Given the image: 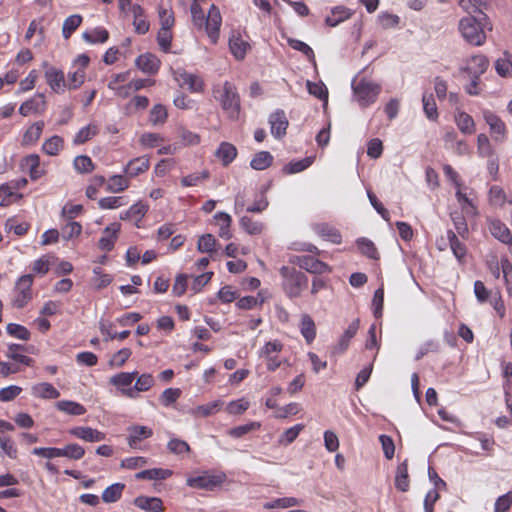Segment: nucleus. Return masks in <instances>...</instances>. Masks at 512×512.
<instances>
[{
    "label": "nucleus",
    "mask_w": 512,
    "mask_h": 512,
    "mask_svg": "<svg viewBox=\"0 0 512 512\" xmlns=\"http://www.w3.org/2000/svg\"><path fill=\"white\" fill-rule=\"evenodd\" d=\"M167 116L168 114L166 108L161 104H157L151 109L150 122L154 125L158 123L162 124L166 121Z\"/></svg>",
    "instance_id": "obj_62"
},
{
    "label": "nucleus",
    "mask_w": 512,
    "mask_h": 512,
    "mask_svg": "<svg viewBox=\"0 0 512 512\" xmlns=\"http://www.w3.org/2000/svg\"><path fill=\"white\" fill-rule=\"evenodd\" d=\"M44 128V122L38 121L30 126L23 135V145L34 144L41 136Z\"/></svg>",
    "instance_id": "obj_35"
},
{
    "label": "nucleus",
    "mask_w": 512,
    "mask_h": 512,
    "mask_svg": "<svg viewBox=\"0 0 512 512\" xmlns=\"http://www.w3.org/2000/svg\"><path fill=\"white\" fill-rule=\"evenodd\" d=\"M150 161L146 156L134 158L125 167V173L130 177L138 176L149 169Z\"/></svg>",
    "instance_id": "obj_18"
},
{
    "label": "nucleus",
    "mask_w": 512,
    "mask_h": 512,
    "mask_svg": "<svg viewBox=\"0 0 512 512\" xmlns=\"http://www.w3.org/2000/svg\"><path fill=\"white\" fill-rule=\"evenodd\" d=\"M273 163V156L268 151H260L254 155L250 165L255 170H264Z\"/></svg>",
    "instance_id": "obj_31"
},
{
    "label": "nucleus",
    "mask_w": 512,
    "mask_h": 512,
    "mask_svg": "<svg viewBox=\"0 0 512 512\" xmlns=\"http://www.w3.org/2000/svg\"><path fill=\"white\" fill-rule=\"evenodd\" d=\"M495 69L496 72L502 77H506L510 73L512 69V62L507 52L504 53L503 58H499L496 60Z\"/></svg>",
    "instance_id": "obj_59"
},
{
    "label": "nucleus",
    "mask_w": 512,
    "mask_h": 512,
    "mask_svg": "<svg viewBox=\"0 0 512 512\" xmlns=\"http://www.w3.org/2000/svg\"><path fill=\"white\" fill-rule=\"evenodd\" d=\"M215 155L222 161L224 166H228L236 158L237 149L229 142H222Z\"/></svg>",
    "instance_id": "obj_24"
},
{
    "label": "nucleus",
    "mask_w": 512,
    "mask_h": 512,
    "mask_svg": "<svg viewBox=\"0 0 512 512\" xmlns=\"http://www.w3.org/2000/svg\"><path fill=\"white\" fill-rule=\"evenodd\" d=\"M490 232L502 243L508 244L512 242V235L508 227L499 220L490 223Z\"/></svg>",
    "instance_id": "obj_21"
},
{
    "label": "nucleus",
    "mask_w": 512,
    "mask_h": 512,
    "mask_svg": "<svg viewBox=\"0 0 512 512\" xmlns=\"http://www.w3.org/2000/svg\"><path fill=\"white\" fill-rule=\"evenodd\" d=\"M136 375L137 372H121L111 377L110 383L117 387H127L132 384Z\"/></svg>",
    "instance_id": "obj_53"
},
{
    "label": "nucleus",
    "mask_w": 512,
    "mask_h": 512,
    "mask_svg": "<svg viewBox=\"0 0 512 512\" xmlns=\"http://www.w3.org/2000/svg\"><path fill=\"white\" fill-rule=\"evenodd\" d=\"M128 430L130 432L128 438V444L130 447H135L138 442L153 435L152 430L146 426L135 425L130 427Z\"/></svg>",
    "instance_id": "obj_27"
},
{
    "label": "nucleus",
    "mask_w": 512,
    "mask_h": 512,
    "mask_svg": "<svg viewBox=\"0 0 512 512\" xmlns=\"http://www.w3.org/2000/svg\"><path fill=\"white\" fill-rule=\"evenodd\" d=\"M302 500L295 498V497H284V498H278L275 499L272 502L266 503L264 505L265 509H274V508H288L293 506L300 505Z\"/></svg>",
    "instance_id": "obj_49"
},
{
    "label": "nucleus",
    "mask_w": 512,
    "mask_h": 512,
    "mask_svg": "<svg viewBox=\"0 0 512 512\" xmlns=\"http://www.w3.org/2000/svg\"><path fill=\"white\" fill-rule=\"evenodd\" d=\"M128 185V181L122 175H114L108 180L107 190L118 193L128 188Z\"/></svg>",
    "instance_id": "obj_55"
},
{
    "label": "nucleus",
    "mask_w": 512,
    "mask_h": 512,
    "mask_svg": "<svg viewBox=\"0 0 512 512\" xmlns=\"http://www.w3.org/2000/svg\"><path fill=\"white\" fill-rule=\"evenodd\" d=\"M483 117L489 125L491 132L500 135L501 137L504 136L506 131L505 124L496 114L485 110L483 112Z\"/></svg>",
    "instance_id": "obj_29"
},
{
    "label": "nucleus",
    "mask_w": 512,
    "mask_h": 512,
    "mask_svg": "<svg viewBox=\"0 0 512 512\" xmlns=\"http://www.w3.org/2000/svg\"><path fill=\"white\" fill-rule=\"evenodd\" d=\"M120 231L119 223H112L104 229V233L107 236H103L100 238L98 242L99 249L103 251H111L114 248L115 241L117 239V234Z\"/></svg>",
    "instance_id": "obj_16"
},
{
    "label": "nucleus",
    "mask_w": 512,
    "mask_h": 512,
    "mask_svg": "<svg viewBox=\"0 0 512 512\" xmlns=\"http://www.w3.org/2000/svg\"><path fill=\"white\" fill-rule=\"evenodd\" d=\"M217 240L212 234H204L198 240L197 249L201 253H211L215 250Z\"/></svg>",
    "instance_id": "obj_52"
},
{
    "label": "nucleus",
    "mask_w": 512,
    "mask_h": 512,
    "mask_svg": "<svg viewBox=\"0 0 512 512\" xmlns=\"http://www.w3.org/2000/svg\"><path fill=\"white\" fill-rule=\"evenodd\" d=\"M81 15L74 14L69 16L63 23L62 33L65 39L70 38L72 33L81 25Z\"/></svg>",
    "instance_id": "obj_47"
},
{
    "label": "nucleus",
    "mask_w": 512,
    "mask_h": 512,
    "mask_svg": "<svg viewBox=\"0 0 512 512\" xmlns=\"http://www.w3.org/2000/svg\"><path fill=\"white\" fill-rule=\"evenodd\" d=\"M172 475L169 469L152 468L138 472L135 477L138 480H164Z\"/></svg>",
    "instance_id": "obj_28"
},
{
    "label": "nucleus",
    "mask_w": 512,
    "mask_h": 512,
    "mask_svg": "<svg viewBox=\"0 0 512 512\" xmlns=\"http://www.w3.org/2000/svg\"><path fill=\"white\" fill-rule=\"evenodd\" d=\"M458 128L464 134H473L475 132V123L473 118L466 112H459L455 116Z\"/></svg>",
    "instance_id": "obj_36"
},
{
    "label": "nucleus",
    "mask_w": 512,
    "mask_h": 512,
    "mask_svg": "<svg viewBox=\"0 0 512 512\" xmlns=\"http://www.w3.org/2000/svg\"><path fill=\"white\" fill-rule=\"evenodd\" d=\"M32 453L49 459L54 457H67L69 459L79 460L84 456L85 450L82 446L73 443L66 445L64 448L39 447L35 448Z\"/></svg>",
    "instance_id": "obj_4"
},
{
    "label": "nucleus",
    "mask_w": 512,
    "mask_h": 512,
    "mask_svg": "<svg viewBox=\"0 0 512 512\" xmlns=\"http://www.w3.org/2000/svg\"><path fill=\"white\" fill-rule=\"evenodd\" d=\"M220 102L222 109L227 113L230 119H237L240 112V98L236 88L229 82H225L220 92Z\"/></svg>",
    "instance_id": "obj_5"
},
{
    "label": "nucleus",
    "mask_w": 512,
    "mask_h": 512,
    "mask_svg": "<svg viewBox=\"0 0 512 512\" xmlns=\"http://www.w3.org/2000/svg\"><path fill=\"white\" fill-rule=\"evenodd\" d=\"M177 74L179 77H176V79L181 80L182 84L188 85L192 92H201L203 90L204 82L197 75L187 73L184 70L178 71Z\"/></svg>",
    "instance_id": "obj_22"
},
{
    "label": "nucleus",
    "mask_w": 512,
    "mask_h": 512,
    "mask_svg": "<svg viewBox=\"0 0 512 512\" xmlns=\"http://www.w3.org/2000/svg\"><path fill=\"white\" fill-rule=\"evenodd\" d=\"M450 247L455 255V257L461 261L466 255V247L465 245L457 238L456 234L449 230L447 233Z\"/></svg>",
    "instance_id": "obj_42"
},
{
    "label": "nucleus",
    "mask_w": 512,
    "mask_h": 512,
    "mask_svg": "<svg viewBox=\"0 0 512 512\" xmlns=\"http://www.w3.org/2000/svg\"><path fill=\"white\" fill-rule=\"evenodd\" d=\"M33 284V275L26 274L21 276L16 282L15 291L17 293L13 305L21 309L32 299L31 286Z\"/></svg>",
    "instance_id": "obj_7"
},
{
    "label": "nucleus",
    "mask_w": 512,
    "mask_h": 512,
    "mask_svg": "<svg viewBox=\"0 0 512 512\" xmlns=\"http://www.w3.org/2000/svg\"><path fill=\"white\" fill-rule=\"evenodd\" d=\"M357 245H358L360 252L363 255H365L368 258L373 259V260L379 259L378 250L371 240H369L367 238H359L357 240Z\"/></svg>",
    "instance_id": "obj_39"
},
{
    "label": "nucleus",
    "mask_w": 512,
    "mask_h": 512,
    "mask_svg": "<svg viewBox=\"0 0 512 512\" xmlns=\"http://www.w3.org/2000/svg\"><path fill=\"white\" fill-rule=\"evenodd\" d=\"M69 434L87 442H100L105 439V434L91 427L77 426L69 430Z\"/></svg>",
    "instance_id": "obj_12"
},
{
    "label": "nucleus",
    "mask_w": 512,
    "mask_h": 512,
    "mask_svg": "<svg viewBox=\"0 0 512 512\" xmlns=\"http://www.w3.org/2000/svg\"><path fill=\"white\" fill-rule=\"evenodd\" d=\"M229 47L233 56L237 60H242L245 58L247 50L250 49V44L238 35L230 38Z\"/></svg>",
    "instance_id": "obj_23"
},
{
    "label": "nucleus",
    "mask_w": 512,
    "mask_h": 512,
    "mask_svg": "<svg viewBox=\"0 0 512 512\" xmlns=\"http://www.w3.org/2000/svg\"><path fill=\"white\" fill-rule=\"evenodd\" d=\"M74 167L80 173H90L94 170V164L89 156L80 155L74 160Z\"/></svg>",
    "instance_id": "obj_57"
},
{
    "label": "nucleus",
    "mask_w": 512,
    "mask_h": 512,
    "mask_svg": "<svg viewBox=\"0 0 512 512\" xmlns=\"http://www.w3.org/2000/svg\"><path fill=\"white\" fill-rule=\"evenodd\" d=\"M97 126L96 125H88L82 128L75 136L74 143L75 144H83L93 136L97 134Z\"/></svg>",
    "instance_id": "obj_58"
},
{
    "label": "nucleus",
    "mask_w": 512,
    "mask_h": 512,
    "mask_svg": "<svg viewBox=\"0 0 512 512\" xmlns=\"http://www.w3.org/2000/svg\"><path fill=\"white\" fill-rule=\"evenodd\" d=\"M269 123L271 125V133L275 138H282L286 134L288 120L284 111H276L270 115Z\"/></svg>",
    "instance_id": "obj_15"
},
{
    "label": "nucleus",
    "mask_w": 512,
    "mask_h": 512,
    "mask_svg": "<svg viewBox=\"0 0 512 512\" xmlns=\"http://www.w3.org/2000/svg\"><path fill=\"white\" fill-rule=\"evenodd\" d=\"M222 402L217 400L205 405H200L190 409L189 413L195 417H208L219 411Z\"/></svg>",
    "instance_id": "obj_33"
},
{
    "label": "nucleus",
    "mask_w": 512,
    "mask_h": 512,
    "mask_svg": "<svg viewBox=\"0 0 512 512\" xmlns=\"http://www.w3.org/2000/svg\"><path fill=\"white\" fill-rule=\"evenodd\" d=\"M56 407L58 408V410L65 412L69 415L79 416L83 415L86 412V408L83 405L73 401H58L56 403Z\"/></svg>",
    "instance_id": "obj_37"
},
{
    "label": "nucleus",
    "mask_w": 512,
    "mask_h": 512,
    "mask_svg": "<svg viewBox=\"0 0 512 512\" xmlns=\"http://www.w3.org/2000/svg\"><path fill=\"white\" fill-rule=\"evenodd\" d=\"M94 274L96 275L93 278V285L96 289L100 290L106 286H108L111 281L112 277L109 274H102L101 268L96 267L93 270Z\"/></svg>",
    "instance_id": "obj_63"
},
{
    "label": "nucleus",
    "mask_w": 512,
    "mask_h": 512,
    "mask_svg": "<svg viewBox=\"0 0 512 512\" xmlns=\"http://www.w3.org/2000/svg\"><path fill=\"white\" fill-rule=\"evenodd\" d=\"M226 479L227 476L223 472L216 474L204 472L202 475L188 478L187 485L192 488L212 491L215 488L220 487L226 481Z\"/></svg>",
    "instance_id": "obj_6"
},
{
    "label": "nucleus",
    "mask_w": 512,
    "mask_h": 512,
    "mask_svg": "<svg viewBox=\"0 0 512 512\" xmlns=\"http://www.w3.org/2000/svg\"><path fill=\"white\" fill-rule=\"evenodd\" d=\"M352 88L358 103L362 107H367L375 102L381 91L380 85L365 78L353 81Z\"/></svg>",
    "instance_id": "obj_3"
},
{
    "label": "nucleus",
    "mask_w": 512,
    "mask_h": 512,
    "mask_svg": "<svg viewBox=\"0 0 512 512\" xmlns=\"http://www.w3.org/2000/svg\"><path fill=\"white\" fill-rule=\"evenodd\" d=\"M16 349H21L23 352H30V349L27 346L20 344H10L8 346L7 357L26 366H32L34 360L26 355L17 353Z\"/></svg>",
    "instance_id": "obj_25"
},
{
    "label": "nucleus",
    "mask_w": 512,
    "mask_h": 512,
    "mask_svg": "<svg viewBox=\"0 0 512 512\" xmlns=\"http://www.w3.org/2000/svg\"><path fill=\"white\" fill-rule=\"evenodd\" d=\"M167 447L171 453L176 455H182L191 451L189 444L186 441L178 438L171 439L168 442Z\"/></svg>",
    "instance_id": "obj_56"
},
{
    "label": "nucleus",
    "mask_w": 512,
    "mask_h": 512,
    "mask_svg": "<svg viewBox=\"0 0 512 512\" xmlns=\"http://www.w3.org/2000/svg\"><path fill=\"white\" fill-rule=\"evenodd\" d=\"M360 321L359 319H355L352 321L347 329L344 331L343 335L339 340V346L341 351H345L349 345L350 340L356 335L359 329Z\"/></svg>",
    "instance_id": "obj_41"
},
{
    "label": "nucleus",
    "mask_w": 512,
    "mask_h": 512,
    "mask_svg": "<svg viewBox=\"0 0 512 512\" xmlns=\"http://www.w3.org/2000/svg\"><path fill=\"white\" fill-rule=\"evenodd\" d=\"M34 393L41 398L47 399H56L60 396L59 391L50 383L38 384L34 387Z\"/></svg>",
    "instance_id": "obj_48"
},
{
    "label": "nucleus",
    "mask_w": 512,
    "mask_h": 512,
    "mask_svg": "<svg viewBox=\"0 0 512 512\" xmlns=\"http://www.w3.org/2000/svg\"><path fill=\"white\" fill-rule=\"evenodd\" d=\"M287 43L291 48H293L294 50L300 51L307 57V59L310 62L315 64L314 52L308 44L304 43L303 41L294 39V38H288Z\"/></svg>",
    "instance_id": "obj_44"
},
{
    "label": "nucleus",
    "mask_w": 512,
    "mask_h": 512,
    "mask_svg": "<svg viewBox=\"0 0 512 512\" xmlns=\"http://www.w3.org/2000/svg\"><path fill=\"white\" fill-rule=\"evenodd\" d=\"M280 274L283 277V289L290 298L299 297L308 286L307 276L294 267L283 266Z\"/></svg>",
    "instance_id": "obj_2"
},
{
    "label": "nucleus",
    "mask_w": 512,
    "mask_h": 512,
    "mask_svg": "<svg viewBox=\"0 0 512 512\" xmlns=\"http://www.w3.org/2000/svg\"><path fill=\"white\" fill-rule=\"evenodd\" d=\"M491 30V24L485 13L479 11V14L471 13L469 16L460 20L459 30L463 38L474 46H481L486 41L485 29Z\"/></svg>",
    "instance_id": "obj_1"
},
{
    "label": "nucleus",
    "mask_w": 512,
    "mask_h": 512,
    "mask_svg": "<svg viewBox=\"0 0 512 512\" xmlns=\"http://www.w3.org/2000/svg\"><path fill=\"white\" fill-rule=\"evenodd\" d=\"M351 16L349 10L343 6H338L332 9L331 16H327L325 23L330 27L337 26L340 22L348 19Z\"/></svg>",
    "instance_id": "obj_32"
},
{
    "label": "nucleus",
    "mask_w": 512,
    "mask_h": 512,
    "mask_svg": "<svg viewBox=\"0 0 512 512\" xmlns=\"http://www.w3.org/2000/svg\"><path fill=\"white\" fill-rule=\"evenodd\" d=\"M512 505V491L500 496L495 502V512H507Z\"/></svg>",
    "instance_id": "obj_64"
},
{
    "label": "nucleus",
    "mask_w": 512,
    "mask_h": 512,
    "mask_svg": "<svg viewBox=\"0 0 512 512\" xmlns=\"http://www.w3.org/2000/svg\"><path fill=\"white\" fill-rule=\"evenodd\" d=\"M22 165L29 170V175L32 180H37L44 174V170L40 169V158L37 154L26 156Z\"/></svg>",
    "instance_id": "obj_26"
},
{
    "label": "nucleus",
    "mask_w": 512,
    "mask_h": 512,
    "mask_svg": "<svg viewBox=\"0 0 512 512\" xmlns=\"http://www.w3.org/2000/svg\"><path fill=\"white\" fill-rule=\"evenodd\" d=\"M133 504L146 512H163L165 510L163 501L159 497L141 495L133 500Z\"/></svg>",
    "instance_id": "obj_13"
},
{
    "label": "nucleus",
    "mask_w": 512,
    "mask_h": 512,
    "mask_svg": "<svg viewBox=\"0 0 512 512\" xmlns=\"http://www.w3.org/2000/svg\"><path fill=\"white\" fill-rule=\"evenodd\" d=\"M7 333L15 338H18V339H21V340H24V341H27L30 339V336H31V333L30 331L20 325V324H15V323H9L7 325Z\"/></svg>",
    "instance_id": "obj_54"
},
{
    "label": "nucleus",
    "mask_w": 512,
    "mask_h": 512,
    "mask_svg": "<svg viewBox=\"0 0 512 512\" xmlns=\"http://www.w3.org/2000/svg\"><path fill=\"white\" fill-rule=\"evenodd\" d=\"M45 78L55 93H62L64 88L67 87L64 73L60 69L55 67L48 68L45 72Z\"/></svg>",
    "instance_id": "obj_14"
},
{
    "label": "nucleus",
    "mask_w": 512,
    "mask_h": 512,
    "mask_svg": "<svg viewBox=\"0 0 512 512\" xmlns=\"http://www.w3.org/2000/svg\"><path fill=\"white\" fill-rule=\"evenodd\" d=\"M240 225L250 235H258L263 230V224L261 222L254 221L248 216H243L240 219Z\"/></svg>",
    "instance_id": "obj_51"
},
{
    "label": "nucleus",
    "mask_w": 512,
    "mask_h": 512,
    "mask_svg": "<svg viewBox=\"0 0 512 512\" xmlns=\"http://www.w3.org/2000/svg\"><path fill=\"white\" fill-rule=\"evenodd\" d=\"M301 334L308 344L312 343L316 337L315 323L313 319L307 314H304L301 319Z\"/></svg>",
    "instance_id": "obj_34"
},
{
    "label": "nucleus",
    "mask_w": 512,
    "mask_h": 512,
    "mask_svg": "<svg viewBox=\"0 0 512 512\" xmlns=\"http://www.w3.org/2000/svg\"><path fill=\"white\" fill-rule=\"evenodd\" d=\"M489 60L484 55H475L471 57L467 65L463 68L469 75L481 76L488 68Z\"/></svg>",
    "instance_id": "obj_17"
},
{
    "label": "nucleus",
    "mask_w": 512,
    "mask_h": 512,
    "mask_svg": "<svg viewBox=\"0 0 512 512\" xmlns=\"http://www.w3.org/2000/svg\"><path fill=\"white\" fill-rule=\"evenodd\" d=\"M308 92L320 100L328 101V90L322 82L307 81Z\"/></svg>",
    "instance_id": "obj_50"
},
{
    "label": "nucleus",
    "mask_w": 512,
    "mask_h": 512,
    "mask_svg": "<svg viewBox=\"0 0 512 512\" xmlns=\"http://www.w3.org/2000/svg\"><path fill=\"white\" fill-rule=\"evenodd\" d=\"M315 229L316 232L326 240L331 241L334 244L341 243L342 237L340 232L336 228L328 224L322 223L318 224Z\"/></svg>",
    "instance_id": "obj_30"
},
{
    "label": "nucleus",
    "mask_w": 512,
    "mask_h": 512,
    "mask_svg": "<svg viewBox=\"0 0 512 512\" xmlns=\"http://www.w3.org/2000/svg\"><path fill=\"white\" fill-rule=\"evenodd\" d=\"M313 163V157H306L298 161L289 162L283 167L284 174H295L307 169Z\"/></svg>",
    "instance_id": "obj_40"
},
{
    "label": "nucleus",
    "mask_w": 512,
    "mask_h": 512,
    "mask_svg": "<svg viewBox=\"0 0 512 512\" xmlns=\"http://www.w3.org/2000/svg\"><path fill=\"white\" fill-rule=\"evenodd\" d=\"M135 65L142 72L154 75L159 70L160 60L154 54L145 53L136 58Z\"/></svg>",
    "instance_id": "obj_10"
},
{
    "label": "nucleus",
    "mask_w": 512,
    "mask_h": 512,
    "mask_svg": "<svg viewBox=\"0 0 512 512\" xmlns=\"http://www.w3.org/2000/svg\"><path fill=\"white\" fill-rule=\"evenodd\" d=\"M221 22L222 17L219 9L215 5H212L203 26L213 43H216L218 39Z\"/></svg>",
    "instance_id": "obj_8"
},
{
    "label": "nucleus",
    "mask_w": 512,
    "mask_h": 512,
    "mask_svg": "<svg viewBox=\"0 0 512 512\" xmlns=\"http://www.w3.org/2000/svg\"><path fill=\"white\" fill-rule=\"evenodd\" d=\"M63 145V139L60 136L54 135L44 142L42 149L46 154L54 156L63 148Z\"/></svg>",
    "instance_id": "obj_46"
},
{
    "label": "nucleus",
    "mask_w": 512,
    "mask_h": 512,
    "mask_svg": "<svg viewBox=\"0 0 512 512\" xmlns=\"http://www.w3.org/2000/svg\"><path fill=\"white\" fill-rule=\"evenodd\" d=\"M83 39L91 44L104 43L109 38V32L101 27L95 28L92 33L84 32L82 35Z\"/></svg>",
    "instance_id": "obj_43"
},
{
    "label": "nucleus",
    "mask_w": 512,
    "mask_h": 512,
    "mask_svg": "<svg viewBox=\"0 0 512 512\" xmlns=\"http://www.w3.org/2000/svg\"><path fill=\"white\" fill-rule=\"evenodd\" d=\"M423 109L427 118L435 121L438 118L437 105L433 94H424L422 97Z\"/></svg>",
    "instance_id": "obj_45"
},
{
    "label": "nucleus",
    "mask_w": 512,
    "mask_h": 512,
    "mask_svg": "<svg viewBox=\"0 0 512 512\" xmlns=\"http://www.w3.org/2000/svg\"><path fill=\"white\" fill-rule=\"evenodd\" d=\"M45 107V96L42 93H38L21 104L19 113L23 116H28L31 113H42L45 110Z\"/></svg>",
    "instance_id": "obj_11"
},
{
    "label": "nucleus",
    "mask_w": 512,
    "mask_h": 512,
    "mask_svg": "<svg viewBox=\"0 0 512 512\" xmlns=\"http://www.w3.org/2000/svg\"><path fill=\"white\" fill-rule=\"evenodd\" d=\"M294 263H296L301 269L313 274H322L331 271L330 267L326 263L310 255L297 256Z\"/></svg>",
    "instance_id": "obj_9"
},
{
    "label": "nucleus",
    "mask_w": 512,
    "mask_h": 512,
    "mask_svg": "<svg viewBox=\"0 0 512 512\" xmlns=\"http://www.w3.org/2000/svg\"><path fill=\"white\" fill-rule=\"evenodd\" d=\"M409 484L408 461L404 460L397 466L395 487L401 492H406L409 489Z\"/></svg>",
    "instance_id": "obj_19"
},
{
    "label": "nucleus",
    "mask_w": 512,
    "mask_h": 512,
    "mask_svg": "<svg viewBox=\"0 0 512 512\" xmlns=\"http://www.w3.org/2000/svg\"><path fill=\"white\" fill-rule=\"evenodd\" d=\"M81 231V224L79 222L71 221L68 222L64 227H62V237L65 240H70L73 237L79 236Z\"/></svg>",
    "instance_id": "obj_60"
},
{
    "label": "nucleus",
    "mask_w": 512,
    "mask_h": 512,
    "mask_svg": "<svg viewBox=\"0 0 512 512\" xmlns=\"http://www.w3.org/2000/svg\"><path fill=\"white\" fill-rule=\"evenodd\" d=\"M84 79L85 71L83 69H78L68 74L66 85L69 89H77L84 83Z\"/></svg>",
    "instance_id": "obj_61"
},
{
    "label": "nucleus",
    "mask_w": 512,
    "mask_h": 512,
    "mask_svg": "<svg viewBox=\"0 0 512 512\" xmlns=\"http://www.w3.org/2000/svg\"><path fill=\"white\" fill-rule=\"evenodd\" d=\"M124 488L125 485L122 483H115L110 485L102 493V500L106 503H114L118 501L122 496Z\"/></svg>",
    "instance_id": "obj_38"
},
{
    "label": "nucleus",
    "mask_w": 512,
    "mask_h": 512,
    "mask_svg": "<svg viewBox=\"0 0 512 512\" xmlns=\"http://www.w3.org/2000/svg\"><path fill=\"white\" fill-rule=\"evenodd\" d=\"M154 385V378L151 374H142L140 375L133 388H129L127 390L123 389L122 393L126 396L133 397L134 391L144 392L149 390Z\"/></svg>",
    "instance_id": "obj_20"
}]
</instances>
